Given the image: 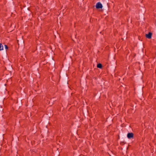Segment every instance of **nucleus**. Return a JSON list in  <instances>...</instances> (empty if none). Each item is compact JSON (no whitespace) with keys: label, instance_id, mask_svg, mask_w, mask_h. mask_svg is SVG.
<instances>
[{"label":"nucleus","instance_id":"nucleus-1","mask_svg":"<svg viewBox=\"0 0 156 156\" xmlns=\"http://www.w3.org/2000/svg\"><path fill=\"white\" fill-rule=\"evenodd\" d=\"M95 6L96 9H102L103 7L102 5L100 2H98L96 3Z\"/></svg>","mask_w":156,"mask_h":156},{"label":"nucleus","instance_id":"nucleus-2","mask_svg":"<svg viewBox=\"0 0 156 156\" xmlns=\"http://www.w3.org/2000/svg\"><path fill=\"white\" fill-rule=\"evenodd\" d=\"M127 137L129 139L133 138L134 134L133 133H128L127 134Z\"/></svg>","mask_w":156,"mask_h":156},{"label":"nucleus","instance_id":"nucleus-3","mask_svg":"<svg viewBox=\"0 0 156 156\" xmlns=\"http://www.w3.org/2000/svg\"><path fill=\"white\" fill-rule=\"evenodd\" d=\"M152 33L151 32H149L148 34H146L145 36L147 38L151 39L152 36Z\"/></svg>","mask_w":156,"mask_h":156},{"label":"nucleus","instance_id":"nucleus-4","mask_svg":"<svg viewBox=\"0 0 156 156\" xmlns=\"http://www.w3.org/2000/svg\"><path fill=\"white\" fill-rule=\"evenodd\" d=\"M97 67L101 69L103 68V66L101 63H99L97 64Z\"/></svg>","mask_w":156,"mask_h":156},{"label":"nucleus","instance_id":"nucleus-5","mask_svg":"<svg viewBox=\"0 0 156 156\" xmlns=\"http://www.w3.org/2000/svg\"><path fill=\"white\" fill-rule=\"evenodd\" d=\"M3 47L2 43H0V51L3 50Z\"/></svg>","mask_w":156,"mask_h":156},{"label":"nucleus","instance_id":"nucleus-6","mask_svg":"<svg viewBox=\"0 0 156 156\" xmlns=\"http://www.w3.org/2000/svg\"><path fill=\"white\" fill-rule=\"evenodd\" d=\"M51 62L52 66H54L55 65V61L53 59V58L51 60Z\"/></svg>","mask_w":156,"mask_h":156},{"label":"nucleus","instance_id":"nucleus-7","mask_svg":"<svg viewBox=\"0 0 156 156\" xmlns=\"http://www.w3.org/2000/svg\"><path fill=\"white\" fill-rule=\"evenodd\" d=\"M4 47H5V49H6V51L8 49V46L7 45L5 44Z\"/></svg>","mask_w":156,"mask_h":156},{"label":"nucleus","instance_id":"nucleus-8","mask_svg":"<svg viewBox=\"0 0 156 156\" xmlns=\"http://www.w3.org/2000/svg\"><path fill=\"white\" fill-rule=\"evenodd\" d=\"M107 5L108 6V7L109 8V5H108V3H107Z\"/></svg>","mask_w":156,"mask_h":156}]
</instances>
